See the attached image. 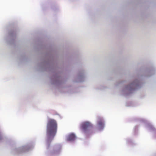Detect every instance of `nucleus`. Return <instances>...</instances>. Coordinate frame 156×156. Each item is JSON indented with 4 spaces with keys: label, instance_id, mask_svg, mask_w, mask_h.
I'll list each match as a JSON object with an SVG mask.
<instances>
[{
    "label": "nucleus",
    "instance_id": "obj_3",
    "mask_svg": "<svg viewBox=\"0 0 156 156\" xmlns=\"http://www.w3.org/2000/svg\"><path fill=\"white\" fill-rule=\"evenodd\" d=\"M76 136L73 133L69 134L67 138V140L68 141H72L75 140Z\"/></svg>",
    "mask_w": 156,
    "mask_h": 156
},
{
    "label": "nucleus",
    "instance_id": "obj_1",
    "mask_svg": "<svg viewBox=\"0 0 156 156\" xmlns=\"http://www.w3.org/2000/svg\"><path fill=\"white\" fill-rule=\"evenodd\" d=\"M57 129L56 121L53 119H49L47 125L46 133L49 138H53L55 136Z\"/></svg>",
    "mask_w": 156,
    "mask_h": 156
},
{
    "label": "nucleus",
    "instance_id": "obj_4",
    "mask_svg": "<svg viewBox=\"0 0 156 156\" xmlns=\"http://www.w3.org/2000/svg\"><path fill=\"white\" fill-rule=\"evenodd\" d=\"M98 125L100 129H101L103 128L104 123L102 120L100 118H98Z\"/></svg>",
    "mask_w": 156,
    "mask_h": 156
},
{
    "label": "nucleus",
    "instance_id": "obj_2",
    "mask_svg": "<svg viewBox=\"0 0 156 156\" xmlns=\"http://www.w3.org/2000/svg\"><path fill=\"white\" fill-rule=\"evenodd\" d=\"M92 127V124L89 122H83L81 125V129L85 133L86 132L88 128Z\"/></svg>",
    "mask_w": 156,
    "mask_h": 156
}]
</instances>
